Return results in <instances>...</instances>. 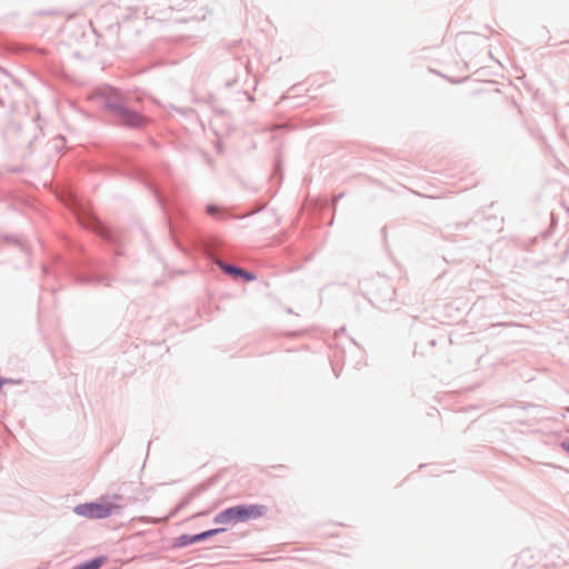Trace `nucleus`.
I'll list each match as a JSON object with an SVG mask.
<instances>
[{"instance_id": "f257e3e1", "label": "nucleus", "mask_w": 569, "mask_h": 569, "mask_svg": "<svg viewBox=\"0 0 569 569\" xmlns=\"http://www.w3.org/2000/svg\"><path fill=\"white\" fill-rule=\"evenodd\" d=\"M91 99L97 100L98 103L107 108L116 110L120 121L129 127H142L147 123V119L124 107H118L113 102L117 100V92L113 89H98L91 96Z\"/></svg>"}, {"instance_id": "f03ea898", "label": "nucleus", "mask_w": 569, "mask_h": 569, "mask_svg": "<svg viewBox=\"0 0 569 569\" xmlns=\"http://www.w3.org/2000/svg\"><path fill=\"white\" fill-rule=\"evenodd\" d=\"M267 508L262 505H239L219 512L214 522L224 527L261 518Z\"/></svg>"}, {"instance_id": "7ed1b4c3", "label": "nucleus", "mask_w": 569, "mask_h": 569, "mask_svg": "<svg viewBox=\"0 0 569 569\" xmlns=\"http://www.w3.org/2000/svg\"><path fill=\"white\" fill-rule=\"evenodd\" d=\"M117 508L112 503L90 502L77 506L74 512L89 519H100L110 516Z\"/></svg>"}, {"instance_id": "20e7f679", "label": "nucleus", "mask_w": 569, "mask_h": 569, "mask_svg": "<svg viewBox=\"0 0 569 569\" xmlns=\"http://www.w3.org/2000/svg\"><path fill=\"white\" fill-rule=\"evenodd\" d=\"M226 528H217V529H211V530H208V531H203L199 535H196V536H188V535H183L181 537H179L176 542H174V546L176 547H184V546H188L190 543H193V542H198V541H202L209 537H212L217 533H220L222 531H224Z\"/></svg>"}, {"instance_id": "39448f33", "label": "nucleus", "mask_w": 569, "mask_h": 569, "mask_svg": "<svg viewBox=\"0 0 569 569\" xmlns=\"http://www.w3.org/2000/svg\"><path fill=\"white\" fill-rule=\"evenodd\" d=\"M219 266L223 271H226L227 273H229L233 277H238V276L242 277L246 281H252L254 279L253 274H251L250 272H248L243 269H240V268H237L233 266H229L223 262H219Z\"/></svg>"}, {"instance_id": "423d86ee", "label": "nucleus", "mask_w": 569, "mask_h": 569, "mask_svg": "<svg viewBox=\"0 0 569 569\" xmlns=\"http://www.w3.org/2000/svg\"><path fill=\"white\" fill-rule=\"evenodd\" d=\"M206 211L210 216H216L219 212H221V209L219 207L214 206V204H209V206H207Z\"/></svg>"}, {"instance_id": "0eeeda50", "label": "nucleus", "mask_w": 569, "mask_h": 569, "mask_svg": "<svg viewBox=\"0 0 569 569\" xmlns=\"http://www.w3.org/2000/svg\"><path fill=\"white\" fill-rule=\"evenodd\" d=\"M9 382V380L4 379V378H0V389L7 385Z\"/></svg>"}, {"instance_id": "6e6552de", "label": "nucleus", "mask_w": 569, "mask_h": 569, "mask_svg": "<svg viewBox=\"0 0 569 569\" xmlns=\"http://www.w3.org/2000/svg\"><path fill=\"white\" fill-rule=\"evenodd\" d=\"M562 447H563V449H565L567 452H569V442H568V443H563V445H562Z\"/></svg>"}]
</instances>
